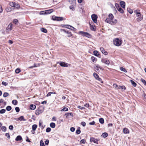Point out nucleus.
<instances>
[{
  "label": "nucleus",
  "instance_id": "nucleus-33",
  "mask_svg": "<svg viewBox=\"0 0 146 146\" xmlns=\"http://www.w3.org/2000/svg\"><path fill=\"white\" fill-rule=\"evenodd\" d=\"M108 134L107 133L105 132L102 134V136L104 137L105 138L107 137Z\"/></svg>",
  "mask_w": 146,
  "mask_h": 146
},
{
  "label": "nucleus",
  "instance_id": "nucleus-24",
  "mask_svg": "<svg viewBox=\"0 0 146 146\" xmlns=\"http://www.w3.org/2000/svg\"><path fill=\"white\" fill-rule=\"evenodd\" d=\"M80 127H78L76 131V133L77 134H79L81 133V131L80 130Z\"/></svg>",
  "mask_w": 146,
  "mask_h": 146
},
{
  "label": "nucleus",
  "instance_id": "nucleus-7",
  "mask_svg": "<svg viewBox=\"0 0 146 146\" xmlns=\"http://www.w3.org/2000/svg\"><path fill=\"white\" fill-rule=\"evenodd\" d=\"M93 75L95 78L97 80H98L99 81L101 82L102 83H103V82H102V79L100 78L99 76L96 73H94L93 74Z\"/></svg>",
  "mask_w": 146,
  "mask_h": 146
},
{
  "label": "nucleus",
  "instance_id": "nucleus-63",
  "mask_svg": "<svg viewBox=\"0 0 146 146\" xmlns=\"http://www.w3.org/2000/svg\"><path fill=\"white\" fill-rule=\"evenodd\" d=\"M9 129L11 130H12L13 129V125H10L9 127Z\"/></svg>",
  "mask_w": 146,
  "mask_h": 146
},
{
  "label": "nucleus",
  "instance_id": "nucleus-2",
  "mask_svg": "<svg viewBox=\"0 0 146 146\" xmlns=\"http://www.w3.org/2000/svg\"><path fill=\"white\" fill-rule=\"evenodd\" d=\"M114 44L117 46H120L121 44V40L118 38H115L113 40Z\"/></svg>",
  "mask_w": 146,
  "mask_h": 146
},
{
  "label": "nucleus",
  "instance_id": "nucleus-19",
  "mask_svg": "<svg viewBox=\"0 0 146 146\" xmlns=\"http://www.w3.org/2000/svg\"><path fill=\"white\" fill-rule=\"evenodd\" d=\"M123 131L124 133L127 134L129 133V130L126 128H125L123 129Z\"/></svg>",
  "mask_w": 146,
  "mask_h": 146
},
{
  "label": "nucleus",
  "instance_id": "nucleus-20",
  "mask_svg": "<svg viewBox=\"0 0 146 146\" xmlns=\"http://www.w3.org/2000/svg\"><path fill=\"white\" fill-rule=\"evenodd\" d=\"M22 139V137L21 136L19 135L17 136L15 139V140L16 141H20Z\"/></svg>",
  "mask_w": 146,
  "mask_h": 146
},
{
  "label": "nucleus",
  "instance_id": "nucleus-62",
  "mask_svg": "<svg viewBox=\"0 0 146 146\" xmlns=\"http://www.w3.org/2000/svg\"><path fill=\"white\" fill-rule=\"evenodd\" d=\"M70 130L72 132H74L75 130V129L74 127H71L70 129Z\"/></svg>",
  "mask_w": 146,
  "mask_h": 146
},
{
  "label": "nucleus",
  "instance_id": "nucleus-18",
  "mask_svg": "<svg viewBox=\"0 0 146 146\" xmlns=\"http://www.w3.org/2000/svg\"><path fill=\"white\" fill-rule=\"evenodd\" d=\"M53 11V10L52 9H50L48 10L45 11V13L46 14H49L51 13Z\"/></svg>",
  "mask_w": 146,
  "mask_h": 146
},
{
  "label": "nucleus",
  "instance_id": "nucleus-55",
  "mask_svg": "<svg viewBox=\"0 0 146 146\" xmlns=\"http://www.w3.org/2000/svg\"><path fill=\"white\" fill-rule=\"evenodd\" d=\"M117 22V20L116 19L114 21L112 20V23H111V25L115 24Z\"/></svg>",
  "mask_w": 146,
  "mask_h": 146
},
{
  "label": "nucleus",
  "instance_id": "nucleus-41",
  "mask_svg": "<svg viewBox=\"0 0 146 146\" xmlns=\"http://www.w3.org/2000/svg\"><path fill=\"white\" fill-rule=\"evenodd\" d=\"M40 146H45L44 143L42 140H41L40 141Z\"/></svg>",
  "mask_w": 146,
  "mask_h": 146
},
{
  "label": "nucleus",
  "instance_id": "nucleus-57",
  "mask_svg": "<svg viewBox=\"0 0 146 146\" xmlns=\"http://www.w3.org/2000/svg\"><path fill=\"white\" fill-rule=\"evenodd\" d=\"M2 84L3 85L5 86H7L8 84L7 83V82H4V81H3L2 82Z\"/></svg>",
  "mask_w": 146,
  "mask_h": 146
},
{
  "label": "nucleus",
  "instance_id": "nucleus-44",
  "mask_svg": "<svg viewBox=\"0 0 146 146\" xmlns=\"http://www.w3.org/2000/svg\"><path fill=\"white\" fill-rule=\"evenodd\" d=\"M94 54L96 56L98 55L99 54L98 52L97 51H94Z\"/></svg>",
  "mask_w": 146,
  "mask_h": 146
},
{
  "label": "nucleus",
  "instance_id": "nucleus-46",
  "mask_svg": "<svg viewBox=\"0 0 146 146\" xmlns=\"http://www.w3.org/2000/svg\"><path fill=\"white\" fill-rule=\"evenodd\" d=\"M20 70L18 68L16 69L15 71V72L17 74L19 73L20 72Z\"/></svg>",
  "mask_w": 146,
  "mask_h": 146
},
{
  "label": "nucleus",
  "instance_id": "nucleus-59",
  "mask_svg": "<svg viewBox=\"0 0 146 146\" xmlns=\"http://www.w3.org/2000/svg\"><path fill=\"white\" fill-rule=\"evenodd\" d=\"M49 140L48 139H46L45 142V143L46 145H48L49 143Z\"/></svg>",
  "mask_w": 146,
  "mask_h": 146
},
{
  "label": "nucleus",
  "instance_id": "nucleus-16",
  "mask_svg": "<svg viewBox=\"0 0 146 146\" xmlns=\"http://www.w3.org/2000/svg\"><path fill=\"white\" fill-rule=\"evenodd\" d=\"M120 4L121 7H122L123 8H125V2L124 1H121L120 2Z\"/></svg>",
  "mask_w": 146,
  "mask_h": 146
},
{
  "label": "nucleus",
  "instance_id": "nucleus-29",
  "mask_svg": "<svg viewBox=\"0 0 146 146\" xmlns=\"http://www.w3.org/2000/svg\"><path fill=\"white\" fill-rule=\"evenodd\" d=\"M50 127L52 128H55L56 126L55 123L53 122L51 123L50 124Z\"/></svg>",
  "mask_w": 146,
  "mask_h": 146
},
{
  "label": "nucleus",
  "instance_id": "nucleus-61",
  "mask_svg": "<svg viewBox=\"0 0 146 146\" xmlns=\"http://www.w3.org/2000/svg\"><path fill=\"white\" fill-rule=\"evenodd\" d=\"M69 8L70 9H72V11H74V9L73 5L70 6Z\"/></svg>",
  "mask_w": 146,
  "mask_h": 146
},
{
  "label": "nucleus",
  "instance_id": "nucleus-28",
  "mask_svg": "<svg viewBox=\"0 0 146 146\" xmlns=\"http://www.w3.org/2000/svg\"><path fill=\"white\" fill-rule=\"evenodd\" d=\"M7 29H9L10 30H11L12 29V25L11 24H9L7 27Z\"/></svg>",
  "mask_w": 146,
  "mask_h": 146
},
{
  "label": "nucleus",
  "instance_id": "nucleus-10",
  "mask_svg": "<svg viewBox=\"0 0 146 146\" xmlns=\"http://www.w3.org/2000/svg\"><path fill=\"white\" fill-rule=\"evenodd\" d=\"M60 65L62 67H67L68 66L67 63L63 62H60Z\"/></svg>",
  "mask_w": 146,
  "mask_h": 146
},
{
  "label": "nucleus",
  "instance_id": "nucleus-56",
  "mask_svg": "<svg viewBox=\"0 0 146 146\" xmlns=\"http://www.w3.org/2000/svg\"><path fill=\"white\" fill-rule=\"evenodd\" d=\"M115 6L117 9L120 7L118 3H115Z\"/></svg>",
  "mask_w": 146,
  "mask_h": 146
},
{
  "label": "nucleus",
  "instance_id": "nucleus-37",
  "mask_svg": "<svg viewBox=\"0 0 146 146\" xmlns=\"http://www.w3.org/2000/svg\"><path fill=\"white\" fill-rule=\"evenodd\" d=\"M120 69L122 71L124 72H127V70L126 69L123 67H120Z\"/></svg>",
  "mask_w": 146,
  "mask_h": 146
},
{
  "label": "nucleus",
  "instance_id": "nucleus-6",
  "mask_svg": "<svg viewBox=\"0 0 146 146\" xmlns=\"http://www.w3.org/2000/svg\"><path fill=\"white\" fill-rule=\"evenodd\" d=\"M102 62L106 64L107 65H109L110 63L109 60L107 58H104L102 59Z\"/></svg>",
  "mask_w": 146,
  "mask_h": 146
},
{
  "label": "nucleus",
  "instance_id": "nucleus-25",
  "mask_svg": "<svg viewBox=\"0 0 146 146\" xmlns=\"http://www.w3.org/2000/svg\"><path fill=\"white\" fill-rule=\"evenodd\" d=\"M37 127V126L36 125V124L33 125L32 126V128L33 130L34 131H35L36 130Z\"/></svg>",
  "mask_w": 146,
  "mask_h": 146
},
{
  "label": "nucleus",
  "instance_id": "nucleus-27",
  "mask_svg": "<svg viewBox=\"0 0 146 146\" xmlns=\"http://www.w3.org/2000/svg\"><path fill=\"white\" fill-rule=\"evenodd\" d=\"M68 1L71 4H74L76 3V0H68Z\"/></svg>",
  "mask_w": 146,
  "mask_h": 146
},
{
  "label": "nucleus",
  "instance_id": "nucleus-48",
  "mask_svg": "<svg viewBox=\"0 0 146 146\" xmlns=\"http://www.w3.org/2000/svg\"><path fill=\"white\" fill-rule=\"evenodd\" d=\"M20 7V5H19L18 4V3H15V7L16 8H19Z\"/></svg>",
  "mask_w": 146,
  "mask_h": 146
},
{
  "label": "nucleus",
  "instance_id": "nucleus-36",
  "mask_svg": "<svg viewBox=\"0 0 146 146\" xmlns=\"http://www.w3.org/2000/svg\"><path fill=\"white\" fill-rule=\"evenodd\" d=\"M9 96V94L7 92H5L4 93L3 95V96L4 97H6Z\"/></svg>",
  "mask_w": 146,
  "mask_h": 146
},
{
  "label": "nucleus",
  "instance_id": "nucleus-52",
  "mask_svg": "<svg viewBox=\"0 0 146 146\" xmlns=\"http://www.w3.org/2000/svg\"><path fill=\"white\" fill-rule=\"evenodd\" d=\"M95 68L96 70L98 71L99 69H101L100 67L99 66H96Z\"/></svg>",
  "mask_w": 146,
  "mask_h": 146
},
{
  "label": "nucleus",
  "instance_id": "nucleus-12",
  "mask_svg": "<svg viewBox=\"0 0 146 146\" xmlns=\"http://www.w3.org/2000/svg\"><path fill=\"white\" fill-rule=\"evenodd\" d=\"M70 115L73 117V115L72 113H67L65 114V116L66 118H68Z\"/></svg>",
  "mask_w": 146,
  "mask_h": 146
},
{
  "label": "nucleus",
  "instance_id": "nucleus-31",
  "mask_svg": "<svg viewBox=\"0 0 146 146\" xmlns=\"http://www.w3.org/2000/svg\"><path fill=\"white\" fill-rule=\"evenodd\" d=\"M99 122L101 124H103L104 123V120L103 118H101L99 119Z\"/></svg>",
  "mask_w": 146,
  "mask_h": 146
},
{
  "label": "nucleus",
  "instance_id": "nucleus-13",
  "mask_svg": "<svg viewBox=\"0 0 146 146\" xmlns=\"http://www.w3.org/2000/svg\"><path fill=\"white\" fill-rule=\"evenodd\" d=\"M61 30L64 31L65 33H67L68 34L67 36L68 37H70L72 36V35L71 32H69L68 31H65L64 29Z\"/></svg>",
  "mask_w": 146,
  "mask_h": 146
},
{
  "label": "nucleus",
  "instance_id": "nucleus-4",
  "mask_svg": "<svg viewBox=\"0 0 146 146\" xmlns=\"http://www.w3.org/2000/svg\"><path fill=\"white\" fill-rule=\"evenodd\" d=\"M79 33L81 34V35L83 36H86L89 38H91V35L88 33L85 32L83 31H80L79 32Z\"/></svg>",
  "mask_w": 146,
  "mask_h": 146
},
{
  "label": "nucleus",
  "instance_id": "nucleus-39",
  "mask_svg": "<svg viewBox=\"0 0 146 146\" xmlns=\"http://www.w3.org/2000/svg\"><path fill=\"white\" fill-rule=\"evenodd\" d=\"M68 110V109L66 107L64 108L63 109L61 110V111H67Z\"/></svg>",
  "mask_w": 146,
  "mask_h": 146
},
{
  "label": "nucleus",
  "instance_id": "nucleus-42",
  "mask_svg": "<svg viewBox=\"0 0 146 146\" xmlns=\"http://www.w3.org/2000/svg\"><path fill=\"white\" fill-rule=\"evenodd\" d=\"M141 80L143 82V83L146 86V82L145 80L141 78Z\"/></svg>",
  "mask_w": 146,
  "mask_h": 146
},
{
  "label": "nucleus",
  "instance_id": "nucleus-54",
  "mask_svg": "<svg viewBox=\"0 0 146 146\" xmlns=\"http://www.w3.org/2000/svg\"><path fill=\"white\" fill-rule=\"evenodd\" d=\"M36 64H34V65L33 66H30L29 67V68L32 69V68H34V67H36L37 66H36Z\"/></svg>",
  "mask_w": 146,
  "mask_h": 146
},
{
  "label": "nucleus",
  "instance_id": "nucleus-22",
  "mask_svg": "<svg viewBox=\"0 0 146 146\" xmlns=\"http://www.w3.org/2000/svg\"><path fill=\"white\" fill-rule=\"evenodd\" d=\"M40 31L41 32L45 33H47V30L43 28H41L40 29Z\"/></svg>",
  "mask_w": 146,
  "mask_h": 146
},
{
  "label": "nucleus",
  "instance_id": "nucleus-1",
  "mask_svg": "<svg viewBox=\"0 0 146 146\" xmlns=\"http://www.w3.org/2000/svg\"><path fill=\"white\" fill-rule=\"evenodd\" d=\"M138 10H136L135 12V14L137 17V19L136 20L137 22H139L141 21L143 19V17L141 16L140 13L138 12Z\"/></svg>",
  "mask_w": 146,
  "mask_h": 146
},
{
  "label": "nucleus",
  "instance_id": "nucleus-58",
  "mask_svg": "<svg viewBox=\"0 0 146 146\" xmlns=\"http://www.w3.org/2000/svg\"><path fill=\"white\" fill-rule=\"evenodd\" d=\"M81 124L83 127H84L86 125V123L84 122H82L81 123Z\"/></svg>",
  "mask_w": 146,
  "mask_h": 146
},
{
  "label": "nucleus",
  "instance_id": "nucleus-30",
  "mask_svg": "<svg viewBox=\"0 0 146 146\" xmlns=\"http://www.w3.org/2000/svg\"><path fill=\"white\" fill-rule=\"evenodd\" d=\"M12 103L14 105H16L17 104L18 102L16 100H13L12 101Z\"/></svg>",
  "mask_w": 146,
  "mask_h": 146
},
{
  "label": "nucleus",
  "instance_id": "nucleus-45",
  "mask_svg": "<svg viewBox=\"0 0 146 146\" xmlns=\"http://www.w3.org/2000/svg\"><path fill=\"white\" fill-rule=\"evenodd\" d=\"M2 130L4 131H5L6 130V128L5 126H3L1 127Z\"/></svg>",
  "mask_w": 146,
  "mask_h": 146
},
{
  "label": "nucleus",
  "instance_id": "nucleus-5",
  "mask_svg": "<svg viewBox=\"0 0 146 146\" xmlns=\"http://www.w3.org/2000/svg\"><path fill=\"white\" fill-rule=\"evenodd\" d=\"M92 19L93 21L95 23H97V18H98L97 16L95 14H94L92 15L91 16Z\"/></svg>",
  "mask_w": 146,
  "mask_h": 146
},
{
  "label": "nucleus",
  "instance_id": "nucleus-49",
  "mask_svg": "<svg viewBox=\"0 0 146 146\" xmlns=\"http://www.w3.org/2000/svg\"><path fill=\"white\" fill-rule=\"evenodd\" d=\"M86 140L84 139H82L80 141V143H85L86 142Z\"/></svg>",
  "mask_w": 146,
  "mask_h": 146
},
{
  "label": "nucleus",
  "instance_id": "nucleus-35",
  "mask_svg": "<svg viewBox=\"0 0 146 146\" xmlns=\"http://www.w3.org/2000/svg\"><path fill=\"white\" fill-rule=\"evenodd\" d=\"M108 17L109 18L113 20V18H114V16L113 15L111 14L110 13L108 15Z\"/></svg>",
  "mask_w": 146,
  "mask_h": 146
},
{
  "label": "nucleus",
  "instance_id": "nucleus-21",
  "mask_svg": "<svg viewBox=\"0 0 146 146\" xmlns=\"http://www.w3.org/2000/svg\"><path fill=\"white\" fill-rule=\"evenodd\" d=\"M130 81L131 82L132 85L134 87H135L137 86V84L136 83L134 82V81H133L132 80H130Z\"/></svg>",
  "mask_w": 146,
  "mask_h": 146
},
{
  "label": "nucleus",
  "instance_id": "nucleus-40",
  "mask_svg": "<svg viewBox=\"0 0 146 146\" xmlns=\"http://www.w3.org/2000/svg\"><path fill=\"white\" fill-rule=\"evenodd\" d=\"M11 107L10 106H8L6 108V110L8 111H10L11 110Z\"/></svg>",
  "mask_w": 146,
  "mask_h": 146
},
{
  "label": "nucleus",
  "instance_id": "nucleus-17",
  "mask_svg": "<svg viewBox=\"0 0 146 146\" xmlns=\"http://www.w3.org/2000/svg\"><path fill=\"white\" fill-rule=\"evenodd\" d=\"M42 112V111L41 110L38 109L36 111L35 114L36 115H38Z\"/></svg>",
  "mask_w": 146,
  "mask_h": 146
},
{
  "label": "nucleus",
  "instance_id": "nucleus-14",
  "mask_svg": "<svg viewBox=\"0 0 146 146\" xmlns=\"http://www.w3.org/2000/svg\"><path fill=\"white\" fill-rule=\"evenodd\" d=\"M90 28L92 31H95L96 27L95 26L93 25H92L90 23Z\"/></svg>",
  "mask_w": 146,
  "mask_h": 146
},
{
  "label": "nucleus",
  "instance_id": "nucleus-64",
  "mask_svg": "<svg viewBox=\"0 0 146 146\" xmlns=\"http://www.w3.org/2000/svg\"><path fill=\"white\" fill-rule=\"evenodd\" d=\"M5 136L7 137V138H8V139H9L10 138V135H9V133H6V134H5Z\"/></svg>",
  "mask_w": 146,
  "mask_h": 146
},
{
  "label": "nucleus",
  "instance_id": "nucleus-15",
  "mask_svg": "<svg viewBox=\"0 0 146 146\" xmlns=\"http://www.w3.org/2000/svg\"><path fill=\"white\" fill-rule=\"evenodd\" d=\"M42 121L41 120H40L39 123V126L40 127H41L42 129H43L45 127V125H42Z\"/></svg>",
  "mask_w": 146,
  "mask_h": 146
},
{
  "label": "nucleus",
  "instance_id": "nucleus-32",
  "mask_svg": "<svg viewBox=\"0 0 146 146\" xmlns=\"http://www.w3.org/2000/svg\"><path fill=\"white\" fill-rule=\"evenodd\" d=\"M9 4L11 6L13 7H15V2H11Z\"/></svg>",
  "mask_w": 146,
  "mask_h": 146
},
{
  "label": "nucleus",
  "instance_id": "nucleus-11",
  "mask_svg": "<svg viewBox=\"0 0 146 146\" xmlns=\"http://www.w3.org/2000/svg\"><path fill=\"white\" fill-rule=\"evenodd\" d=\"M113 20V19H111L110 18H107L106 19V20H105V21L106 22L111 25V23H112Z\"/></svg>",
  "mask_w": 146,
  "mask_h": 146
},
{
  "label": "nucleus",
  "instance_id": "nucleus-50",
  "mask_svg": "<svg viewBox=\"0 0 146 146\" xmlns=\"http://www.w3.org/2000/svg\"><path fill=\"white\" fill-rule=\"evenodd\" d=\"M51 130V128L50 127H48L46 129V132H50Z\"/></svg>",
  "mask_w": 146,
  "mask_h": 146
},
{
  "label": "nucleus",
  "instance_id": "nucleus-51",
  "mask_svg": "<svg viewBox=\"0 0 146 146\" xmlns=\"http://www.w3.org/2000/svg\"><path fill=\"white\" fill-rule=\"evenodd\" d=\"M100 50L102 51V52L103 54L106 51L103 47H101L100 48Z\"/></svg>",
  "mask_w": 146,
  "mask_h": 146
},
{
  "label": "nucleus",
  "instance_id": "nucleus-60",
  "mask_svg": "<svg viewBox=\"0 0 146 146\" xmlns=\"http://www.w3.org/2000/svg\"><path fill=\"white\" fill-rule=\"evenodd\" d=\"M78 108L80 109L81 110H83L85 109V108L84 107H81L80 106H78Z\"/></svg>",
  "mask_w": 146,
  "mask_h": 146
},
{
  "label": "nucleus",
  "instance_id": "nucleus-47",
  "mask_svg": "<svg viewBox=\"0 0 146 146\" xmlns=\"http://www.w3.org/2000/svg\"><path fill=\"white\" fill-rule=\"evenodd\" d=\"M45 11H41L40 12V14L41 15H44L46 14V13Z\"/></svg>",
  "mask_w": 146,
  "mask_h": 146
},
{
  "label": "nucleus",
  "instance_id": "nucleus-3",
  "mask_svg": "<svg viewBox=\"0 0 146 146\" xmlns=\"http://www.w3.org/2000/svg\"><path fill=\"white\" fill-rule=\"evenodd\" d=\"M52 19L53 20L57 21H61L64 20L63 18L62 17H58L54 16L52 17Z\"/></svg>",
  "mask_w": 146,
  "mask_h": 146
},
{
  "label": "nucleus",
  "instance_id": "nucleus-8",
  "mask_svg": "<svg viewBox=\"0 0 146 146\" xmlns=\"http://www.w3.org/2000/svg\"><path fill=\"white\" fill-rule=\"evenodd\" d=\"M99 140L97 139H96L94 137H91L90 139V141L91 142H93L94 143L98 144V141Z\"/></svg>",
  "mask_w": 146,
  "mask_h": 146
},
{
  "label": "nucleus",
  "instance_id": "nucleus-38",
  "mask_svg": "<svg viewBox=\"0 0 146 146\" xmlns=\"http://www.w3.org/2000/svg\"><path fill=\"white\" fill-rule=\"evenodd\" d=\"M91 59L93 62H96L97 60L96 58L94 56H92L91 57Z\"/></svg>",
  "mask_w": 146,
  "mask_h": 146
},
{
  "label": "nucleus",
  "instance_id": "nucleus-34",
  "mask_svg": "<svg viewBox=\"0 0 146 146\" xmlns=\"http://www.w3.org/2000/svg\"><path fill=\"white\" fill-rule=\"evenodd\" d=\"M121 13H123L124 12L123 10L120 7H119L117 9Z\"/></svg>",
  "mask_w": 146,
  "mask_h": 146
},
{
  "label": "nucleus",
  "instance_id": "nucleus-9",
  "mask_svg": "<svg viewBox=\"0 0 146 146\" xmlns=\"http://www.w3.org/2000/svg\"><path fill=\"white\" fill-rule=\"evenodd\" d=\"M64 27H65L67 28H68V29H71L72 30H73L74 31H76V29L75 28H74L72 26H70L69 25H63Z\"/></svg>",
  "mask_w": 146,
  "mask_h": 146
},
{
  "label": "nucleus",
  "instance_id": "nucleus-26",
  "mask_svg": "<svg viewBox=\"0 0 146 146\" xmlns=\"http://www.w3.org/2000/svg\"><path fill=\"white\" fill-rule=\"evenodd\" d=\"M18 119L20 121H25L26 120L24 119V117L23 116H21L20 117H19L18 118Z\"/></svg>",
  "mask_w": 146,
  "mask_h": 146
},
{
  "label": "nucleus",
  "instance_id": "nucleus-43",
  "mask_svg": "<svg viewBox=\"0 0 146 146\" xmlns=\"http://www.w3.org/2000/svg\"><path fill=\"white\" fill-rule=\"evenodd\" d=\"M5 112V110L4 109H2L0 110V113L2 114L4 113Z\"/></svg>",
  "mask_w": 146,
  "mask_h": 146
},
{
  "label": "nucleus",
  "instance_id": "nucleus-53",
  "mask_svg": "<svg viewBox=\"0 0 146 146\" xmlns=\"http://www.w3.org/2000/svg\"><path fill=\"white\" fill-rule=\"evenodd\" d=\"M15 110L17 112H18L20 111L19 108L18 107H16L15 108Z\"/></svg>",
  "mask_w": 146,
  "mask_h": 146
},
{
  "label": "nucleus",
  "instance_id": "nucleus-23",
  "mask_svg": "<svg viewBox=\"0 0 146 146\" xmlns=\"http://www.w3.org/2000/svg\"><path fill=\"white\" fill-rule=\"evenodd\" d=\"M30 107L31 110H34L35 109L36 106L34 105L31 104L30 106Z\"/></svg>",
  "mask_w": 146,
  "mask_h": 146
}]
</instances>
